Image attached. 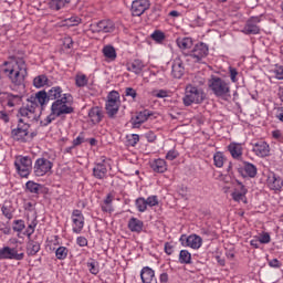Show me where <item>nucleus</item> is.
<instances>
[{"mask_svg": "<svg viewBox=\"0 0 283 283\" xmlns=\"http://www.w3.org/2000/svg\"><path fill=\"white\" fill-rule=\"evenodd\" d=\"M1 70L13 85V91L19 87L21 92H25V77L28 76L25 60L17 59L13 62H4Z\"/></svg>", "mask_w": 283, "mask_h": 283, "instance_id": "f257e3e1", "label": "nucleus"}, {"mask_svg": "<svg viewBox=\"0 0 283 283\" xmlns=\"http://www.w3.org/2000/svg\"><path fill=\"white\" fill-rule=\"evenodd\" d=\"M208 87L217 98L228 101L231 98V82L218 75H212L208 81Z\"/></svg>", "mask_w": 283, "mask_h": 283, "instance_id": "f03ea898", "label": "nucleus"}, {"mask_svg": "<svg viewBox=\"0 0 283 283\" xmlns=\"http://www.w3.org/2000/svg\"><path fill=\"white\" fill-rule=\"evenodd\" d=\"M205 101V93L198 87L188 84L185 90V95L182 97V103L185 107H190V105H200Z\"/></svg>", "mask_w": 283, "mask_h": 283, "instance_id": "7ed1b4c3", "label": "nucleus"}, {"mask_svg": "<svg viewBox=\"0 0 283 283\" xmlns=\"http://www.w3.org/2000/svg\"><path fill=\"white\" fill-rule=\"evenodd\" d=\"M105 109L108 118H116V114L120 109V94L116 91L109 92L105 104Z\"/></svg>", "mask_w": 283, "mask_h": 283, "instance_id": "20e7f679", "label": "nucleus"}, {"mask_svg": "<svg viewBox=\"0 0 283 283\" xmlns=\"http://www.w3.org/2000/svg\"><path fill=\"white\" fill-rule=\"evenodd\" d=\"M70 94H64L60 99L55 101L51 105V112L55 116H63L65 114H74V107L67 105V98H70Z\"/></svg>", "mask_w": 283, "mask_h": 283, "instance_id": "39448f33", "label": "nucleus"}, {"mask_svg": "<svg viewBox=\"0 0 283 283\" xmlns=\"http://www.w3.org/2000/svg\"><path fill=\"white\" fill-rule=\"evenodd\" d=\"M35 104H31L28 102L25 106H22L18 111V120H22V123H32L34 120H39V115H36Z\"/></svg>", "mask_w": 283, "mask_h": 283, "instance_id": "423d86ee", "label": "nucleus"}, {"mask_svg": "<svg viewBox=\"0 0 283 283\" xmlns=\"http://www.w3.org/2000/svg\"><path fill=\"white\" fill-rule=\"evenodd\" d=\"M185 55L190 56L193 63H202V60L209 56V45H207L205 42H199Z\"/></svg>", "mask_w": 283, "mask_h": 283, "instance_id": "0eeeda50", "label": "nucleus"}, {"mask_svg": "<svg viewBox=\"0 0 283 283\" xmlns=\"http://www.w3.org/2000/svg\"><path fill=\"white\" fill-rule=\"evenodd\" d=\"M15 169L21 178H28L32 172V158L19 156L14 161Z\"/></svg>", "mask_w": 283, "mask_h": 283, "instance_id": "6e6552de", "label": "nucleus"}, {"mask_svg": "<svg viewBox=\"0 0 283 283\" xmlns=\"http://www.w3.org/2000/svg\"><path fill=\"white\" fill-rule=\"evenodd\" d=\"M53 167H54V164L50 159L45 157H40L34 163L33 174L38 178H41L42 176H46V174H50Z\"/></svg>", "mask_w": 283, "mask_h": 283, "instance_id": "1a4fd4ad", "label": "nucleus"}, {"mask_svg": "<svg viewBox=\"0 0 283 283\" xmlns=\"http://www.w3.org/2000/svg\"><path fill=\"white\" fill-rule=\"evenodd\" d=\"M25 258V253L21 248L3 247L0 248V260H15L21 262Z\"/></svg>", "mask_w": 283, "mask_h": 283, "instance_id": "9d476101", "label": "nucleus"}, {"mask_svg": "<svg viewBox=\"0 0 283 283\" xmlns=\"http://www.w3.org/2000/svg\"><path fill=\"white\" fill-rule=\"evenodd\" d=\"M23 91H20L19 94L10 92L1 93V102L9 108L19 107L23 103Z\"/></svg>", "mask_w": 283, "mask_h": 283, "instance_id": "9b49d317", "label": "nucleus"}, {"mask_svg": "<svg viewBox=\"0 0 283 283\" xmlns=\"http://www.w3.org/2000/svg\"><path fill=\"white\" fill-rule=\"evenodd\" d=\"M28 134H30V124H28V122H23V119H18L17 128L11 130L12 138H14V140L25 143Z\"/></svg>", "mask_w": 283, "mask_h": 283, "instance_id": "f8f14e48", "label": "nucleus"}, {"mask_svg": "<svg viewBox=\"0 0 283 283\" xmlns=\"http://www.w3.org/2000/svg\"><path fill=\"white\" fill-rule=\"evenodd\" d=\"M182 247H189L190 249L198 250L202 247V238L198 234H182L179 239Z\"/></svg>", "mask_w": 283, "mask_h": 283, "instance_id": "ddd939ff", "label": "nucleus"}, {"mask_svg": "<svg viewBox=\"0 0 283 283\" xmlns=\"http://www.w3.org/2000/svg\"><path fill=\"white\" fill-rule=\"evenodd\" d=\"M115 28L116 27H114V22L112 20H101L99 22H95L90 25L91 32H103L104 34H106L107 32H113Z\"/></svg>", "mask_w": 283, "mask_h": 283, "instance_id": "4468645a", "label": "nucleus"}, {"mask_svg": "<svg viewBox=\"0 0 283 283\" xmlns=\"http://www.w3.org/2000/svg\"><path fill=\"white\" fill-rule=\"evenodd\" d=\"M71 220L73 222V233H81L85 227V217L78 209L73 210Z\"/></svg>", "mask_w": 283, "mask_h": 283, "instance_id": "2eb2a0df", "label": "nucleus"}, {"mask_svg": "<svg viewBox=\"0 0 283 283\" xmlns=\"http://www.w3.org/2000/svg\"><path fill=\"white\" fill-rule=\"evenodd\" d=\"M260 21H262V19L260 17H251L244 28L241 30V32L243 34H260V25H258V23H260Z\"/></svg>", "mask_w": 283, "mask_h": 283, "instance_id": "dca6fc26", "label": "nucleus"}, {"mask_svg": "<svg viewBox=\"0 0 283 283\" xmlns=\"http://www.w3.org/2000/svg\"><path fill=\"white\" fill-rule=\"evenodd\" d=\"M149 116H154V113L149 109H144L137 113L135 117L130 118L133 129H138L143 123H147V120H149Z\"/></svg>", "mask_w": 283, "mask_h": 283, "instance_id": "f3484780", "label": "nucleus"}, {"mask_svg": "<svg viewBox=\"0 0 283 283\" xmlns=\"http://www.w3.org/2000/svg\"><path fill=\"white\" fill-rule=\"evenodd\" d=\"M27 101L31 105H34L36 109L39 105H41V107H43V105H48V103H50V97L48 92L39 91L35 95H31Z\"/></svg>", "mask_w": 283, "mask_h": 283, "instance_id": "a211bd4d", "label": "nucleus"}, {"mask_svg": "<svg viewBox=\"0 0 283 283\" xmlns=\"http://www.w3.org/2000/svg\"><path fill=\"white\" fill-rule=\"evenodd\" d=\"M252 151L258 156L259 158H266L269 154H271V147L266 142L259 140L255 143H252Z\"/></svg>", "mask_w": 283, "mask_h": 283, "instance_id": "6ab92c4d", "label": "nucleus"}, {"mask_svg": "<svg viewBox=\"0 0 283 283\" xmlns=\"http://www.w3.org/2000/svg\"><path fill=\"white\" fill-rule=\"evenodd\" d=\"M185 62L180 56L175 57L171 61V76L172 78H181L185 76Z\"/></svg>", "mask_w": 283, "mask_h": 283, "instance_id": "aec40b11", "label": "nucleus"}, {"mask_svg": "<svg viewBox=\"0 0 283 283\" xmlns=\"http://www.w3.org/2000/svg\"><path fill=\"white\" fill-rule=\"evenodd\" d=\"M150 6L149 0H134L130 9L133 17H142Z\"/></svg>", "mask_w": 283, "mask_h": 283, "instance_id": "412c9836", "label": "nucleus"}, {"mask_svg": "<svg viewBox=\"0 0 283 283\" xmlns=\"http://www.w3.org/2000/svg\"><path fill=\"white\" fill-rule=\"evenodd\" d=\"M93 176L97 180H104V178H107V158L102 157L101 163L95 164L93 168Z\"/></svg>", "mask_w": 283, "mask_h": 283, "instance_id": "4be33fe9", "label": "nucleus"}, {"mask_svg": "<svg viewBox=\"0 0 283 283\" xmlns=\"http://www.w3.org/2000/svg\"><path fill=\"white\" fill-rule=\"evenodd\" d=\"M238 171L243 178H255L258 176V167L249 161H243V166Z\"/></svg>", "mask_w": 283, "mask_h": 283, "instance_id": "5701e85b", "label": "nucleus"}, {"mask_svg": "<svg viewBox=\"0 0 283 283\" xmlns=\"http://www.w3.org/2000/svg\"><path fill=\"white\" fill-rule=\"evenodd\" d=\"M268 187L272 190V191H280V189H282L283 187V180L282 177L275 175V172H270L268 175Z\"/></svg>", "mask_w": 283, "mask_h": 283, "instance_id": "b1692460", "label": "nucleus"}, {"mask_svg": "<svg viewBox=\"0 0 283 283\" xmlns=\"http://www.w3.org/2000/svg\"><path fill=\"white\" fill-rule=\"evenodd\" d=\"M126 69L128 72H133L134 74H140V72L145 70V62H143V60L135 59L126 64Z\"/></svg>", "mask_w": 283, "mask_h": 283, "instance_id": "393cba45", "label": "nucleus"}, {"mask_svg": "<svg viewBox=\"0 0 283 283\" xmlns=\"http://www.w3.org/2000/svg\"><path fill=\"white\" fill-rule=\"evenodd\" d=\"M88 118L93 125H98L103 120V108L95 106L88 111Z\"/></svg>", "mask_w": 283, "mask_h": 283, "instance_id": "a878e982", "label": "nucleus"}, {"mask_svg": "<svg viewBox=\"0 0 283 283\" xmlns=\"http://www.w3.org/2000/svg\"><path fill=\"white\" fill-rule=\"evenodd\" d=\"M150 169L156 174H165L167 171V161L165 159H155L150 163Z\"/></svg>", "mask_w": 283, "mask_h": 283, "instance_id": "bb28decb", "label": "nucleus"}, {"mask_svg": "<svg viewBox=\"0 0 283 283\" xmlns=\"http://www.w3.org/2000/svg\"><path fill=\"white\" fill-rule=\"evenodd\" d=\"M145 223L136 217H132L128 221V229L133 233H140Z\"/></svg>", "mask_w": 283, "mask_h": 283, "instance_id": "cd10ccee", "label": "nucleus"}, {"mask_svg": "<svg viewBox=\"0 0 283 283\" xmlns=\"http://www.w3.org/2000/svg\"><path fill=\"white\" fill-rule=\"evenodd\" d=\"M45 85L48 87L52 85V82L50 81V78H48V75L41 74L33 78V86H35L36 90H41V87H45Z\"/></svg>", "mask_w": 283, "mask_h": 283, "instance_id": "c85d7f7f", "label": "nucleus"}, {"mask_svg": "<svg viewBox=\"0 0 283 283\" xmlns=\"http://www.w3.org/2000/svg\"><path fill=\"white\" fill-rule=\"evenodd\" d=\"M46 94L49 96V101H61L63 98V88L61 86H53L49 91H46Z\"/></svg>", "mask_w": 283, "mask_h": 283, "instance_id": "c756f323", "label": "nucleus"}, {"mask_svg": "<svg viewBox=\"0 0 283 283\" xmlns=\"http://www.w3.org/2000/svg\"><path fill=\"white\" fill-rule=\"evenodd\" d=\"M228 151L231 154L232 158L240 160L242 158V145L237 143H231L228 146Z\"/></svg>", "mask_w": 283, "mask_h": 283, "instance_id": "7c9ffc66", "label": "nucleus"}, {"mask_svg": "<svg viewBox=\"0 0 283 283\" xmlns=\"http://www.w3.org/2000/svg\"><path fill=\"white\" fill-rule=\"evenodd\" d=\"M25 188H27V191H29V193H32L33 196H39V193H42L43 191V185L36 184L32 180H29L25 184Z\"/></svg>", "mask_w": 283, "mask_h": 283, "instance_id": "2f4dec72", "label": "nucleus"}, {"mask_svg": "<svg viewBox=\"0 0 283 283\" xmlns=\"http://www.w3.org/2000/svg\"><path fill=\"white\" fill-rule=\"evenodd\" d=\"M102 53L106 61H114L117 57L116 49L112 44H107L102 49Z\"/></svg>", "mask_w": 283, "mask_h": 283, "instance_id": "473e14b6", "label": "nucleus"}, {"mask_svg": "<svg viewBox=\"0 0 283 283\" xmlns=\"http://www.w3.org/2000/svg\"><path fill=\"white\" fill-rule=\"evenodd\" d=\"M41 251V244L38 241L30 240L27 244L28 255H36Z\"/></svg>", "mask_w": 283, "mask_h": 283, "instance_id": "72a5a7b5", "label": "nucleus"}, {"mask_svg": "<svg viewBox=\"0 0 283 283\" xmlns=\"http://www.w3.org/2000/svg\"><path fill=\"white\" fill-rule=\"evenodd\" d=\"M177 45L180 50H190L193 46V40L191 38L177 39Z\"/></svg>", "mask_w": 283, "mask_h": 283, "instance_id": "f704fd0d", "label": "nucleus"}, {"mask_svg": "<svg viewBox=\"0 0 283 283\" xmlns=\"http://www.w3.org/2000/svg\"><path fill=\"white\" fill-rule=\"evenodd\" d=\"M86 266L92 275H98L101 273V266L98 264V261L91 259L87 263Z\"/></svg>", "mask_w": 283, "mask_h": 283, "instance_id": "c9c22d12", "label": "nucleus"}, {"mask_svg": "<svg viewBox=\"0 0 283 283\" xmlns=\"http://www.w3.org/2000/svg\"><path fill=\"white\" fill-rule=\"evenodd\" d=\"M72 0H51L50 8L52 10H61L67 6V3H71Z\"/></svg>", "mask_w": 283, "mask_h": 283, "instance_id": "e433bc0d", "label": "nucleus"}, {"mask_svg": "<svg viewBox=\"0 0 283 283\" xmlns=\"http://www.w3.org/2000/svg\"><path fill=\"white\" fill-rule=\"evenodd\" d=\"M135 207L139 213H145L147 211V201L144 197H138L135 200Z\"/></svg>", "mask_w": 283, "mask_h": 283, "instance_id": "4c0bfd02", "label": "nucleus"}, {"mask_svg": "<svg viewBox=\"0 0 283 283\" xmlns=\"http://www.w3.org/2000/svg\"><path fill=\"white\" fill-rule=\"evenodd\" d=\"M179 263L180 264H191V253L187 250H181L179 252Z\"/></svg>", "mask_w": 283, "mask_h": 283, "instance_id": "58836bf2", "label": "nucleus"}, {"mask_svg": "<svg viewBox=\"0 0 283 283\" xmlns=\"http://www.w3.org/2000/svg\"><path fill=\"white\" fill-rule=\"evenodd\" d=\"M90 83L87 75L80 73L75 76V85L76 87H85Z\"/></svg>", "mask_w": 283, "mask_h": 283, "instance_id": "ea45409f", "label": "nucleus"}, {"mask_svg": "<svg viewBox=\"0 0 283 283\" xmlns=\"http://www.w3.org/2000/svg\"><path fill=\"white\" fill-rule=\"evenodd\" d=\"M70 253V250L65 247H59L55 250V258L56 260H67V255Z\"/></svg>", "mask_w": 283, "mask_h": 283, "instance_id": "a19ab883", "label": "nucleus"}, {"mask_svg": "<svg viewBox=\"0 0 283 283\" xmlns=\"http://www.w3.org/2000/svg\"><path fill=\"white\" fill-rule=\"evenodd\" d=\"M140 142V136L138 134H130L126 136V143L128 147H136Z\"/></svg>", "mask_w": 283, "mask_h": 283, "instance_id": "79ce46f5", "label": "nucleus"}, {"mask_svg": "<svg viewBox=\"0 0 283 283\" xmlns=\"http://www.w3.org/2000/svg\"><path fill=\"white\" fill-rule=\"evenodd\" d=\"M150 38L153 39V41H155L156 43H163L166 39L165 32L160 31V30H156L151 33Z\"/></svg>", "mask_w": 283, "mask_h": 283, "instance_id": "37998d69", "label": "nucleus"}, {"mask_svg": "<svg viewBox=\"0 0 283 283\" xmlns=\"http://www.w3.org/2000/svg\"><path fill=\"white\" fill-rule=\"evenodd\" d=\"M213 163L218 168L224 167V155L222 153H216L213 156Z\"/></svg>", "mask_w": 283, "mask_h": 283, "instance_id": "c03bdc74", "label": "nucleus"}, {"mask_svg": "<svg viewBox=\"0 0 283 283\" xmlns=\"http://www.w3.org/2000/svg\"><path fill=\"white\" fill-rule=\"evenodd\" d=\"M64 21L65 25H67L69 28H74V25H80L82 20L78 15H73L71 18L65 19Z\"/></svg>", "mask_w": 283, "mask_h": 283, "instance_id": "a18cd8bd", "label": "nucleus"}, {"mask_svg": "<svg viewBox=\"0 0 283 283\" xmlns=\"http://www.w3.org/2000/svg\"><path fill=\"white\" fill-rule=\"evenodd\" d=\"M36 224L39 222L36 221V218H34L31 223L28 226L24 235H27L29 239L32 238V234L34 233V230L36 229Z\"/></svg>", "mask_w": 283, "mask_h": 283, "instance_id": "49530a36", "label": "nucleus"}, {"mask_svg": "<svg viewBox=\"0 0 283 283\" xmlns=\"http://www.w3.org/2000/svg\"><path fill=\"white\" fill-rule=\"evenodd\" d=\"M13 231H15L17 233H21V231H23V229H25V221L23 220H14L13 221Z\"/></svg>", "mask_w": 283, "mask_h": 283, "instance_id": "de8ad7c7", "label": "nucleus"}, {"mask_svg": "<svg viewBox=\"0 0 283 283\" xmlns=\"http://www.w3.org/2000/svg\"><path fill=\"white\" fill-rule=\"evenodd\" d=\"M158 205H159L158 196L151 195V196L147 197V199H146L147 207H158Z\"/></svg>", "mask_w": 283, "mask_h": 283, "instance_id": "09e8293b", "label": "nucleus"}, {"mask_svg": "<svg viewBox=\"0 0 283 283\" xmlns=\"http://www.w3.org/2000/svg\"><path fill=\"white\" fill-rule=\"evenodd\" d=\"M240 73L238 72V69L233 67V66H230L229 67V75H230V81L232 83H238V75Z\"/></svg>", "mask_w": 283, "mask_h": 283, "instance_id": "8fccbe9b", "label": "nucleus"}, {"mask_svg": "<svg viewBox=\"0 0 283 283\" xmlns=\"http://www.w3.org/2000/svg\"><path fill=\"white\" fill-rule=\"evenodd\" d=\"M56 118H59V116L55 115V114L51 111L50 115L46 116V117L44 118V120L41 122V124H42L44 127H48V125H50L53 120H56Z\"/></svg>", "mask_w": 283, "mask_h": 283, "instance_id": "3c124183", "label": "nucleus"}, {"mask_svg": "<svg viewBox=\"0 0 283 283\" xmlns=\"http://www.w3.org/2000/svg\"><path fill=\"white\" fill-rule=\"evenodd\" d=\"M245 196H247L245 192H240L238 190H235L231 193L232 200H234V202H240V201L244 200Z\"/></svg>", "mask_w": 283, "mask_h": 283, "instance_id": "603ef678", "label": "nucleus"}, {"mask_svg": "<svg viewBox=\"0 0 283 283\" xmlns=\"http://www.w3.org/2000/svg\"><path fill=\"white\" fill-rule=\"evenodd\" d=\"M85 133H80V135L73 140V147H78V145H83L85 143Z\"/></svg>", "mask_w": 283, "mask_h": 283, "instance_id": "864d4df0", "label": "nucleus"}, {"mask_svg": "<svg viewBox=\"0 0 283 283\" xmlns=\"http://www.w3.org/2000/svg\"><path fill=\"white\" fill-rule=\"evenodd\" d=\"M274 74L277 81H283V66L280 64H276L274 67Z\"/></svg>", "mask_w": 283, "mask_h": 283, "instance_id": "5fc2aeb1", "label": "nucleus"}, {"mask_svg": "<svg viewBox=\"0 0 283 283\" xmlns=\"http://www.w3.org/2000/svg\"><path fill=\"white\" fill-rule=\"evenodd\" d=\"M256 238H259V242H261V244H269V242H271V234L268 232H263L260 234V237Z\"/></svg>", "mask_w": 283, "mask_h": 283, "instance_id": "6e6d98bb", "label": "nucleus"}, {"mask_svg": "<svg viewBox=\"0 0 283 283\" xmlns=\"http://www.w3.org/2000/svg\"><path fill=\"white\" fill-rule=\"evenodd\" d=\"M101 209L104 213H114V206L113 203H105L102 202Z\"/></svg>", "mask_w": 283, "mask_h": 283, "instance_id": "4d7b16f0", "label": "nucleus"}, {"mask_svg": "<svg viewBox=\"0 0 283 283\" xmlns=\"http://www.w3.org/2000/svg\"><path fill=\"white\" fill-rule=\"evenodd\" d=\"M1 211L4 218H7L8 220H12V209L10 207L2 206Z\"/></svg>", "mask_w": 283, "mask_h": 283, "instance_id": "13d9d810", "label": "nucleus"}, {"mask_svg": "<svg viewBox=\"0 0 283 283\" xmlns=\"http://www.w3.org/2000/svg\"><path fill=\"white\" fill-rule=\"evenodd\" d=\"M180 154L176 149H171L166 154V160H176Z\"/></svg>", "mask_w": 283, "mask_h": 283, "instance_id": "bf43d9fd", "label": "nucleus"}, {"mask_svg": "<svg viewBox=\"0 0 283 283\" xmlns=\"http://www.w3.org/2000/svg\"><path fill=\"white\" fill-rule=\"evenodd\" d=\"M0 120L3 123H10V114L6 109L0 111Z\"/></svg>", "mask_w": 283, "mask_h": 283, "instance_id": "052dcab7", "label": "nucleus"}, {"mask_svg": "<svg viewBox=\"0 0 283 283\" xmlns=\"http://www.w3.org/2000/svg\"><path fill=\"white\" fill-rule=\"evenodd\" d=\"M269 266H271V269H280V266H282V262L277 259H272L269 261Z\"/></svg>", "mask_w": 283, "mask_h": 283, "instance_id": "680f3d73", "label": "nucleus"}, {"mask_svg": "<svg viewBox=\"0 0 283 283\" xmlns=\"http://www.w3.org/2000/svg\"><path fill=\"white\" fill-rule=\"evenodd\" d=\"M73 45L74 41L70 36L64 38V48H66V50H72Z\"/></svg>", "mask_w": 283, "mask_h": 283, "instance_id": "e2e57ef3", "label": "nucleus"}, {"mask_svg": "<svg viewBox=\"0 0 283 283\" xmlns=\"http://www.w3.org/2000/svg\"><path fill=\"white\" fill-rule=\"evenodd\" d=\"M125 94H126V96H130V98H136V96H138V93H136V90H134L132 87H127L125 90Z\"/></svg>", "mask_w": 283, "mask_h": 283, "instance_id": "0e129e2a", "label": "nucleus"}, {"mask_svg": "<svg viewBox=\"0 0 283 283\" xmlns=\"http://www.w3.org/2000/svg\"><path fill=\"white\" fill-rule=\"evenodd\" d=\"M145 138L147 139L148 143H155L156 142V133L148 132L145 134Z\"/></svg>", "mask_w": 283, "mask_h": 283, "instance_id": "69168bd1", "label": "nucleus"}, {"mask_svg": "<svg viewBox=\"0 0 283 283\" xmlns=\"http://www.w3.org/2000/svg\"><path fill=\"white\" fill-rule=\"evenodd\" d=\"M156 98H167L169 96V93L165 90H159L157 93H155Z\"/></svg>", "mask_w": 283, "mask_h": 283, "instance_id": "338daca9", "label": "nucleus"}, {"mask_svg": "<svg viewBox=\"0 0 283 283\" xmlns=\"http://www.w3.org/2000/svg\"><path fill=\"white\" fill-rule=\"evenodd\" d=\"M76 244L78 247H87V239L85 237H78L76 239Z\"/></svg>", "mask_w": 283, "mask_h": 283, "instance_id": "774afa93", "label": "nucleus"}]
</instances>
